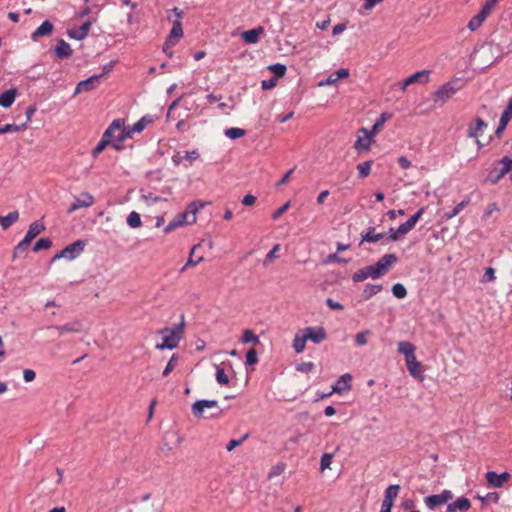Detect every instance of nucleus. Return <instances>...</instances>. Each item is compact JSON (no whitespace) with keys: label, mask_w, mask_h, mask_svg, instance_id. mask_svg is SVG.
<instances>
[{"label":"nucleus","mask_w":512,"mask_h":512,"mask_svg":"<svg viewBox=\"0 0 512 512\" xmlns=\"http://www.w3.org/2000/svg\"><path fill=\"white\" fill-rule=\"evenodd\" d=\"M184 315L181 316L180 323L176 324L173 328L165 327L159 331V334L162 336V342L156 344V349L164 350L169 349L172 350L176 348L183 338L184 335Z\"/></svg>","instance_id":"1"},{"label":"nucleus","mask_w":512,"mask_h":512,"mask_svg":"<svg viewBox=\"0 0 512 512\" xmlns=\"http://www.w3.org/2000/svg\"><path fill=\"white\" fill-rule=\"evenodd\" d=\"M204 207V203L200 201H193L191 202L186 210L182 213H179L174 217L172 221L169 222V224L164 228V233L168 234L175 230L178 227L187 225V224H194L196 223V214L200 209Z\"/></svg>","instance_id":"2"},{"label":"nucleus","mask_w":512,"mask_h":512,"mask_svg":"<svg viewBox=\"0 0 512 512\" xmlns=\"http://www.w3.org/2000/svg\"><path fill=\"white\" fill-rule=\"evenodd\" d=\"M192 413L196 418H217L223 410L219 408L216 400H198L191 407Z\"/></svg>","instance_id":"3"},{"label":"nucleus","mask_w":512,"mask_h":512,"mask_svg":"<svg viewBox=\"0 0 512 512\" xmlns=\"http://www.w3.org/2000/svg\"><path fill=\"white\" fill-rule=\"evenodd\" d=\"M463 87L462 80L459 78L453 79L441 87H439L432 95V100L435 104L446 103L450 98H452L457 91H459Z\"/></svg>","instance_id":"4"},{"label":"nucleus","mask_w":512,"mask_h":512,"mask_svg":"<svg viewBox=\"0 0 512 512\" xmlns=\"http://www.w3.org/2000/svg\"><path fill=\"white\" fill-rule=\"evenodd\" d=\"M119 120H113L109 127L105 130L101 140L98 142L96 147L92 150V156L96 158L110 143L115 132V129L119 128Z\"/></svg>","instance_id":"5"},{"label":"nucleus","mask_w":512,"mask_h":512,"mask_svg":"<svg viewBox=\"0 0 512 512\" xmlns=\"http://www.w3.org/2000/svg\"><path fill=\"white\" fill-rule=\"evenodd\" d=\"M86 241L77 240L72 244L66 246L59 252V256H64L65 259L74 260L76 259L85 249Z\"/></svg>","instance_id":"6"},{"label":"nucleus","mask_w":512,"mask_h":512,"mask_svg":"<svg viewBox=\"0 0 512 512\" xmlns=\"http://www.w3.org/2000/svg\"><path fill=\"white\" fill-rule=\"evenodd\" d=\"M398 261V257L394 253L385 254L375 264L379 276H384L389 269Z\"/></svg>","instance_id":"7"},{"label":"nucleus","mask_w":512,"mask_h":512,"mask_svg":"<svg viewBox=\"0 0 512 512\" xmlns=\"http://www.w3.org/2000/svg\"><path fill=\"white\" fill-rule=\"evenodd\" d=\"M94 197L89 192H83L80 194L78 198L75 199V201L70 205L67 212L69 214L75 212L76 210L80 208H87L94 204Z\"/></svg>","instance_id":"8"},{"label":"nucleus","mask_w":512,"mask_h":512,"mask_svg":"<svg viewBox=\"0 0 512 512\" xmlns=\"http://www.w3.org/2000/svg\"><path fill=\"white\" fill-rule=\"evenodd\" d=\"M368 278H372V279L380 278V276H379L377 270L375 269L374 265L365 266V267L359 269L358 271H356L352 275V280L355 283L362 282V281H364V280H366Z\"/></svg>","instance_id":"9"},{"label":"nucleus","mask_w":512,"mask_h":512,"mask_svg":"<svg viewBox=\"0 0 512 512\" xmlns=\"http://www.w3.org/2000/svg\"><path fill=\"white\" fill-rule=\"evenodd\" d=\"M487 123L480 117H477L473 122L468 124L467 137L477 139L483 135L487 128Z\"/></svg>","instance_id":"10"},{"label":"nucleus","mask_w":512,"mask_h":512,"mask_svg":"<svg viewBox=\"0 0 512 512\" xmlns=\"http://www.w3.org/2000/svg\"><path fill=\"white\" fill-rule=\"evenodd\" d=\"M104 74L105 72L100 75H93L83 81H80L75 88L74 95L94 89L99 84L100 79Z\"/></svg>","instance_id":"11"},{"label":"nucleus","mask_w":512,"mask_h":512,"mask_svg":"<svg viewBox=\"0 0 512 512\" xmlns=\"http://www.w3.org/2000/svg\"><path fill=\"white\" fill-rule=\"evenodd\" d=\"M430 79V71L429 70H421L406 78L401 83V89L405 90L409 85L414 83H427Z\"/></svg>","instance_id":"12"},{"label":"nucleus","mask_w":512,"mask_h":512,"mask_svg":"<svg viewBox=\"0 0 512 512\" xmlns=\"http://www.w3.org/2000/svg\"><path fill=\"white\" fill-rule=\"evenodd\" d=\"M405 363L410 375L413 378L418 379L420 381L424 379V375L421 370L422 364L420 361L417 360L416 355H410V357L407 360H405Z\"/></svg>","instance_id":"13"},{"label":"nucleus","mask_w":512,"mask_h":512,"mask_svg":"<svg viewBox=\"0 0 512 512\" xmlns=\"http://www.w3.org/2000/svg\"><path fill=\"white\" fill-rule=\"evenodd\" d=\"M511 119H512V97L509 99V102L500 117L498 127L495 131L496 137H498V138L501 137L502 133L504 132L507 124L509 123V121Z\"/></svg>","instance_id":"14"},{"label":"nucleus","mask_w":512,"mask_h":512,"mask_svg":"<svg viewBox=\"0 0 512 512\" xmlns=\"http://www.w3.org/2000/svg\"><path fill=\"white\" fill-rule=\"evenodd\" d=\"M301 332H304L307 340L312 341L313 343L319 344L326 339V331L323 327H307Z\"/></svg>","instance_id":"15"},{"label":"nucleus","mask_w":512,"mask_h":512,"mask_svg":"<svg viewBox=\"0 0 512 512\" xmlns=\"http://www.w3.org/2000/svg\"><path fill=\"white\" fill-rule=\"evenodd\" d=\"M511 475L508 472L497 474L494 471H488L486 473V481L489 485L499 488L502 487L505 482L510 479Z\"/></svg>","instance_id":"16"},{"label":"nucleus","mask_w":512,"mask_h":512,"mask_svg":"<svg viewBox=\"0 0 512 512\" xmlns=\"http://www.w3.org/2000/svg\"><path fill=\"white\" fill-rule=\"evenodd\" d=\"M471 508V502L468 498L462 496L459 497L456 501L449 503L447 505L446 512H467Z\"/></svg>","instance_id":"17"},{"label":"nucleus","mask_w":512,"mask_h":512,"mask_svg":"<svg viewBox=\"0 0 512 512\" xmlns=\"http://www.w3.org/2000/svg\"><path fill=\"white\" fill-rule=\"evenodd\" d=\"M92 24H93L92 20H87L77 30H68L67 34L72 39L79 40V41L83 40L87 37Z\"/></svg>","instance_id":"18"},{"label":"nucleus","mask_w":512,"mask_h":512,"mask_svg":"<svg viewBox=\"0 0 512 512\" xmlns=\"http://www.w3.org/2000/svg\"><path fill=\"white\" fill-rule=\"evenodd\" d=\"M360 131L363 132L365 136L358 137L354 144V148L359 152L368 151L372 143L373 135L370 134L366 128H361Z\"/></svg>","instance_id":"19"},{"label":"nucleus","mask_w":512,"mask_h":512,"mask_svg":"<svg viewBox=\"0 0 512 512\" xmlns=\"http://www.w3.org/2000/svg\"><path fill=\"white\" fill-rule=\"evenodd\" d=\"M415 226H413L410 222L406 221L401 224L397 229L390 228L389 232V240L390 241H398L400 237L409 233Z\"/></svg>","instance_id":"20"},{"label":"nucleus","mask_w":512,"mask_h":512,"mask_svg":"<svg viewBox=\"0 0 512 512\" xmlns=\"http://www.w3.org/2000/svg\"><path fill=\"white\" fill-rule=\"evenodd\" d=\"M73 53V50L69 43H67L63 39H59L57 41V45L55 47V56L59 59H67Z\"/></svg>","instance_id":"21"},{"label":"nucleus","mask_w":512,"mask_h":512,"mask_svg":"<svg viewBox=\"0 0 512 512\" xmlns=\"http://www.w3.org/2000/svg\"><path fill=\"white\" fill-rule=\"evenodd\" d=\"M49 329H55L58 331L59 335H63L64 333H79L81 331L82 325L80 322H70L64 325L57 326H49Z\"/></svg>","instance_id":"22"},{"label":"nucleus","mask_w":512,"mask_h":512,"mask_svg":"<svg viewBox=\"0 0 512 512\" xmlns=\"http://www.w3.org/2000/svg\"><path fill=\"white\" fill-rule=\"evenodd\" d=\"M400 490L398 484L390 485L386 488L382 505L392 507L394 500L397 498Z\"/></svg>","instance_id":"23"},{"label":"nucleus","mask_w":512,"mask_h":512,"mask_svg":"<svg viewBox=\"0 0 512 512\" xmlns=\"http://www.w3.org/2000/svg\"><path fill=\"white\" fill-rule=\"evenodd\" d=\"M264 34V28L258 26L254 29L247 30L242 33V39L249 44H255L259 41L260 35Z\"/></svg>","instance_id":"24"},{"label":"nucleus","mask_w":512,"mask_h":512,"mask_svg":"<svg viewBox=\"0 0 512 512\" xmlns=\"http://www.w3.org/2000/svg\"><path fill=\"white\" fill-rule=\"evenodd\" d=\"M352 376L349 373L343 374L332 387L334 392L341 393L351 389Z\"/></svg>","instance_id":"25"},{"label":"nucleus","mask_w":512,"mask_h":512,"mask_svg":"<svg viewBox=\"0 0 512 512\" xmlns=\"http://www.w3.org/2000/svg\"><path fill=\"white\" fill-rule=\"evenodd\" d=\"M53 24L46 20L44 21L31 35L32 40L36 41L39 37L48 36L53 31Z\"/></svg>","instance_id":"26"},{"label":"nucleus","mask_w":512,"mask_h":512,"mask_svg":"<svg viewBox=\"0 0 512 512\" xmlns=\"http://www.w3.org/2000/svg\"><path fill=\"white\" fill-rule=\"evenodd\" d=\"M44 230L45 226L42 222L34 221L29 225L28 231L26 232L24 238L32 242V240Z\"/></svg>","instance_id":"27"},{"label":"nucleus","mask_w":512,"mask_h":512,"mask_svg":"<svg viewBox=\"0 0 512 512\" xmlns=\"http://www.w3.org/2000/svg\"><path fill=\"white\" fill-rule=\"evenodd\" d=\"M183 36V28L182 23L179 20H174L172 24L171 31L169 35L167 36V39H169L170 42H177L182 38Z\"/></svg>","instance_id":"28"},{"label":"nucleus","mask_w":512,"mask_h":512,"mask_svg":"<svg viewBox=\"0 0 512 512\" xmlns=\"http://www.w3.org/2000/svg\"><path fill=\"white\" fill-rule=\"evenodd\" d=\"M384 237L383 233H376L374 227H369L365 232L361 233V243L369 242L374 243Z\"/></svg>","instance_id":"29"},{"label":"nucleus","mask_w":512,"mask_h":512,"mask_svg":"<svg viewBox=\"0 0 512 512\" xmlns=\"http://www.w3.org/2000/svg\"><path fill=\"white\" fill-rule=\"evenodd\" d=\"M17 95L16 89H9L0 94V106L9 108L15 101Z\"/></svg>","instance_id":"30"},{"label":"nucleus","mask_w":512,"mask_h":512,"mask_svg":"<svg viewBox=\"0 0 512 512\" xmlns=\"http://www.w3.org/2000/svg\"><path fill=\"white\" fill-rule=\"evenodd\" d=\"M397 346H398L397 351L400 354L404 355L405 360H407L410 357V355L411 356L415 355L416 347L411 342L400 341V342H398Z\"/></svg>","instance_id":"31"},{"label":"nucleus","mask_w":512,"mask_h":512,"mask_svg":"<svg viewBox=\"0 0 512 512\" xmlns=\"http://www.w3.org/2000/svg\"><path fill=\"white\" fill-rule=\"evenodd\" d=\"M18 219H19V212L16 210L8 213L6 216L0 215V226L2 227L3 230H7Z\"/></svg>","instance_id":"32"},{"label":"nucleus","mask_w":512,"mask_h":512,"mask_svg":"<svg viewBox=\"0 0 512 512\" xmlns=\"http://www.w3.org/2000/svg\"><path fill=\"white\" fill-rule=\"evenodd\" d=\"M382 289H383V286L380 284H367L364 287L363 292L361 294L362 299L369 300L371 297H373L374 295L381 292Z\"/></svg>","instance_id":"33"},{"label":"nucleus","mask_w":512,"mask_h":512,"mask_svg":"<svg viewBox=\"0 0 512 512\" xmlns=\"http://www.w3.org/2000/svg\"><path fill=\"white\" fill-rule=\"evenodd\" d=\"M306 341L307 338L304 332L296 333L292 345L296 353H302L305 350Z\"/></svg>","instance_id":"34"},{"label":"nucleus","mask_w":512,"mask_h":512,"mask_svg":"<svg viewBox=\"0 0 512 512\" xmlns=\"http://www.w3.org/2000/svg\"><path fill=\"white\" fill-rule=\"evenodd\" d=\"M120 124L119 128L115 129V132H117V135L120 137V140H126L127 138H130L136 131H132V126H125L124 121L122 119H118Z\"/></svg>","instance_id":"35"},{"label":"nucleus","mask_w":512,"mask_h":512,"mask_svg":"<svg viewBox=\"0 0 512 512\" xmlns=\"http://www.w3.org/2000/svg\"><path fill=\"white\" fill-rule=\"evenodd\" d=\"M153 121H154V116L145 115L132 125V131H136V133H140L146 128L147 125L151 124Z\"/></svg>","instance_id":"36"},{"label":"nucleus","mask_w":512,"mask_h":512,"mask_svg":"<svg viewBox=\"0 0 512 512\" xmlns=\"http://www.w3.org/2000/svg\"><path fill=\"white\" fill-rule=\"evenodd\" d=\"M424 503L430 510H435L437 507L444 504L439 494L430 495L424 498Z\"/></svg>","instance_id":"37"},{"label":"nucleus","mask_w":512,"mask_h":512,"mask_svg":"<svg viewBox=\"0 0 512 512\" xmlns=\"http://www.w3.org/2000/svg\"><path fill=\"white\" fill-rule=\"evenodd\" d=\"M390 118V115L387 113H381L380 116L375 121L374 125L372 126L371 130L368 131L373 136L376 135L384 126L385 122Z\"/></svg>","instance_id":"38"},{"label":"nucleus","mask_w":512,"mask_h":512,"mask_svg":"<svg viewBox=\"0 0 512 512\" xmlns=\"http://www.w3.org/2000/svg\"><path fill=\"white\" fill-rule=\"evenodd\" d=\"M226 137L231 140H236L243 137L246 134V130L238 127L227 128L224 131Z\"/></svg>","instance_id":"39"},{"label":"nucleus","mask_w":512,"mask_h":512,"mask_svg":"<svg viewBox=\"0 0 512 512\" xmlns=\"http://www.w3.org/2000/svg\"><path fill=\"white\" fill-rule=\"evenodd\" d=\"M505 176L504 173L500 170V168H493L489 171L488 176L486 178L487 182H490L492 184L498 183L503 177Z\"/></svg>","instance_id":"40"},{"label":"nucleus","mask_w":512,"mask_h":512,"mask_svg":"<svg viewBox=\"0 0 512 512\" xmlns=\"http://www.w3.org/2000/svg\"><path fill=\"white\" fill-rule=\"evenodd\" d=\"M372 164H373V161L372 160H368V161L359 163L357 165V170L359 172V177L360 178H366V177L369 176V174L371 172Z\"/></svg>","instance_id":"41"},{"label":"nucleus","mask_w":512,"mask_h":512,"mask_svg":"<svg viewBox=\"0 0 512 512\" xmlns=\"http://www.w3.org/2000/svg\"><path fill=\"white\" fill-rule=\"evenodd\" d=\"M31 241L27 240L26 238H23L14 248V252H13V258H17V257H20L22 253H24L29 245H30Z\"/></svg>","instance_id":"42"},{"label":"nucleus","mask_w":512,"mask_h":512,"mask_svg":"<svg viewBox=\"0 0 512 512\" xmlns=\"http://www.w3.org/2000/svg\"><path fill=\"white\" fill-rule=\"evenodd\" d=\"M52 246V241L49 238H40L33 245L32 250L34 252H39L41 250L49 249Z\"/></svg>","instance_id":"43"},{"label":"nucleus","mask_w":512,"mask_h":512,"mask_svg":"<svg viewBox=\"0 0 512 512\" xmlns=\"http://www.w3.org/2000/svg\"><path fill=\"white\" fill-rule=\"evenodd\" d=\"M127 224L131 228H139L142 225L140 214L132 211L127 217Z\"/></svg>","instance_id":"44"},{"label":"nucleus","mask_w":512,"mask_h":512,"mask_svg":"<svg viewBox=\"0 0 512 512\" xmlns=\"http://www.w3.org/2000/svg\"><path fill=\"white\" fill-rule=\"evenodd\" d=\"M477 498L482 502L483 505L491 503H497L499 500V494L497 492H489L484 496L478 495Z\"/></svg>","instance_id":"45"},{"label":"nucleus","mask_w":512,"mask_h":512,"mask_svg":"<svg viewBox=\"0 0 512 512\" xmlns=\"http://www.w3.org/2000/svg\"><path fill=\"white\" fill-rule=\"evenodd\" d=\"M498 164L501 166L502 173L506 175L512 170V156H504L498 161Z\"/></svg>","instance_id":"46"},{"label":"nucleus","mask_w":512,"mask_h":512,"mask_svg":"<svg viewBox=\"0 0 512 512\" xmlns=\"http://www.w3.org/2000/svg\"><path fill=\"white\" fill-rule=\"evenodd\" d=\"M470 199L466 198L460 203H458L449 213H446V218L451 219L458 215L461 210H463L469 203Z\"/></svg>","instance_id":"47"},{"label":"nucleus","mask_w":512,"mask_h":512,"mask_svg":"<svg viewBox=\"0 0 512 512\" xmlns=\"http://www.w3.org/2000/svg\"><path fill=\"white\" fill-rule=\"evenodd\" d=\"M269 70L274 74V78H281L286 73V66L280 63L272 64L269 66Z\"/></svg>","instance_id":"48"},{"label":"nucleus","mask_w":512,"mask_h":512,"mask_svg":"<svg viewBox=\"0 0 512 512\" xmlns=\"http://www.w3.org/2000/svg\"><path fill=\"white\" fill-rule=\"evenodd\" d=\"M26 127H27L26 123L21 124V125L6 124L4 126H0V134H4L7 132H18V131L26 129Z\"/></svg>","instance_id":"49"},{"label":"nucleus","mask_w":512,"mask_h":512,"mask_svg":"<svg viewBox=\"0 0 512 512\" xmlns=\"http://www.w3.org/2000/svg\"><path fill=\"white\" fill-rule=\"evenodd\" d=\"M215 376H216V381L220 385H227L229 383V378L226 375L224 368H222L219 365L216 366V375Z\"/></svg>","instance_id":"50"},{"label":"nucleus","mask_w":512,"mask_h":512,"mask_svg":"<svg viewBox=\"0 0 512 512\" xmlns=\"http://www.w3.org/2000/svg\"><path fill=\"white\" fill-rule=\"evenodd\" d=\"M242 342L243 343H253V344H257L259 343V338L257 335H255V333L250 330V329H246L244 332H243V336H242Z\"/></svg>","instance_id":"51"},{"label":"nucleus","mask_w":512,"mask_h":512,"mask_svg":"<svg viewBox=\"0 0 512 512\" xmlns=\"http://www.w3.org/2000/svg\"><path fill=\"white\" fill-rule=\"evenodd\" d=\"M392 293L396 298L403 299L407 295V290L403 284L396 283L392 287Z\"/></svg>","instance_id":"52"},{"label":"nucleus","mask_w":512,"mask_h":512,"mask_svg":"<svg viewBox=\"0 0 512 512\" xmlns=\"http://www.w3.org/2000/svg\"><path fill=\"white\" fill-rule=\"evenodd\" d=\"M179 359L178 355L177 354H173L170 358V360L168 361L166 367L164 368L163 372H162V376L163 377H167L175 368V362H177Z\"/></svg>","instance_id":"53"},{"label":"nucleus","mask_w":512,"mask_h":512,"mask_svg":"<svg viewBox=\"0 0 512 512\" xmlns=\"http://www.w3.org/2000/svg\"><path fill=\"white\" fill-rule=\"evenodd\" d=\"M371 334L370 330H364L356 334L355 342L358 346H364L367 344V336Z\"/></svg>","instance_id":"54"},{"label":"nucleus","mask_w":512,"mask_h":512,"mask_svg":"<svg viewBox=\"0 0 512 512\" xmlns=\"http://www.w3.org/2000/svg\"><path fill=\"white\" fill-rule=\"evenodd\" d=\"M333 454L330 453H324L320 460V469L324 471L325 469L330 468V465L332 463Z\"/></svg>","instance_id":"55"},{"label":"nucleus","mask_w":512,"mask_h":512,"mask_svg":"<svg viewBox=\"0 0 512 512\" xmlns=\"http://www.w3.org/2000/svg\"><path fill=\"white\" fill-rule=\"evenodd\" d=\"M195 249H196V246H194V247L192 248L191 253H190V257H189V259L187 260L186 264L182 267L181 272H183L184 270H186L189 266H195V265H197L198 263H200V262L203 260V257H199L197 260H194V259H193V255H194Z\"/></svg>","instance_id":"56"},{"label":"nucleus","mask_w":512,"mask_h":512,"mask_svg":"<svg viewBox=\"0 0 512 512\" xmlns=\"http://www.w3.org/2000/svg\"><path fill=\"white\" fill-rule=\"evenodd\" d=\"M496 279L495 277V270L492 267H488L485 269V273L483 275V278L481 279L482 283L486 282H492Z\"/></svg>","instance_id":"57"},{"label":"nucleus","mask_w":512,"mask_h":512,"mask_svg":"<svg viewBox=\"0 0 512 512\" xmlns=\"http://www.w3.org/2000/svg\"><path fill=\"white\" fill-rule=\"evenodd\" d=\"M258 362V356L255 349H250L246 353V364L254 365Z\"/></svg>","instance_id":"58"},{"label":"nucleus","mask_w":512,"mask_h":512,"mask_svg":"<svg viewBox=\"0 0 512 512\" xmlns=\"http://www.w3.org/2000/svg\"><path fill=\"white\" fill-rule=\"evenodd\" d=\"M247 438H248V434H245L240 439H232V440H230L229 443L226 446V450L228 452H231L233 449H235L237 446H239Z\"/></svg>","instance_id":"59"},{"label":"nucleus","mask_w":512,"mask_h":512,"mask_svg":"<svg viewBox=\"0 0 512 512\" xmlns=\"http://www.w3.org/2000/svg\"><path fill=\"white\" fill-rule=\"evenodd\" d=\"M176 45L175 42H170L169 39L166 38V41L162 47V50L163 52L168 56V57H172L173 56V50L172 48Z\"/></svg>","instance_id":"60"},{"label":"nucleus","mask_w":512,"mask_h":512,"mask_svg":"<svg viewBox=\"0 0 512 512\" xmlns=\"http://www.w3.org/2000/svg\"><path fill=\"white\" fill-rule=\"evenodd\" d=\"M290 207V202L284 203L281 207H279L276 211L273 212L272 218L274 220L278 219L282 214H284Z\"/></svg>","instance_id":"61"},{"label":"nucleus","mask_w":512,"mask_h":512,"mask_svg":"<svg viewBox=\"0 0 512 512\" xmlns=\"http://www.w3.org/2000/svg\"><path fill=\"white\" fill-rule=\"evenodd\" d=\"M315 368L312 362H303L297 366V370L304 373H309Z\"/></svg>","instance_id":"62"},{"label":"nucleus","mask_w":512,"mask_h":512,"mask_svg":"<svg viewBox=\"0 0 512 512\" xmlns=\"http://www.w3.org/2000/svg\"><path fill=\"white\" fill-rule=\"evenodd\" d=\"M280 250V245L275 244L273 248L267 253L264 264L269 261H272L276 257V253Z\"/></svg>","instance_id":"63"},{"label":"nucleus","mask_w":512,"mask_h":512,"mask_svg":"<svg viewBox=\"0 0 512 512\" xmlns=\"http://www.w3.org/2000/svg\"><path fill=\"white\" fill-rule=\"evenodd\" d=\"M277 79L276 78H270L268 80H263L261 83V87L263 90H269L276 86Z\"/></svg>","instance_id":"64"}]
</instances>
